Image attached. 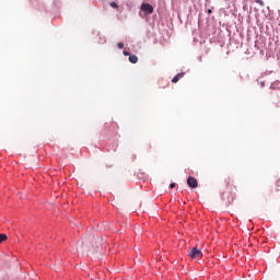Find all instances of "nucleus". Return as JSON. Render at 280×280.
<instances>
[{
  "mask_svg": "<svg viewBox=\"0 0 280 280\" xmlns=\"http://www.w3.org/2000/svg\"><path fill=\"white\" fill-rule=\"evenodd\" d=\"M213 11L211 9L208 10V14H211Z\"/></svg>",
  "mask_w": 280,
  "mask_h": 280,
  "instance_id": "obj_13",
  "label": "nucleus"
},
{
  "mask_svg": "<svg viewBox=\"0 0 280 280\" xmlns=\"http://www.w3.org/2000/svg\"><path fill=\"white\" fill-rule=\"evenodd\" d=\"M5 240H8V235L5 234H0V244L5 242Z\"/></svg>",
  "mask_w": 280,
  "mask_h": 280,
  "instance_id": "obj_7",
  "label": "nucleus"
},
{
  "mask_svg": "<svg viewBox=\"0 0 280 280\" xmlns=\"http://www.w3.org/2000/svg\"><path fill=\"white\" fill-rule=\"evenodd\" d=\"M124 56H130V52L129 51H127V50H124Z\"/></svg>",
  "mask_w": 280,
  "mask_h": 280,
  "instance_id": "obj_11",
  "label": "nucleus"
},
{
  "mask_svg": "<svg viewBox=\"0 0 280 280\" xmlns=\"http://www.w3.org/2000/svg\"><path fill=\"white\" fill-rule=\"evenodd\" d=\"M170 187H171V189H174V187H176V184L173 183L170 185Z\"/></svg>",
  "mask_w": 280,
  "mask_h": 280,
  "instance_id": "obj_12",
  "label": "nucleus"
},
{
  "mask_svg": "<svg viewBox=\"0 0 280 280\" xmlns=\"http://www.w3.org/2000/svg\"><path fill=\"white\" fill-rule=\"evenodd\" d=\"M189 257L191 259H200L202 257V252L198 249V247H194L189 253Z\"/></svg>",
  "mask_w": 280,
  "mask_h": 280,
  "instance_id": "obj_1",
  "label": "nucleus"
},
{
  "mask_svg": "<svg viewBox=\"0 0 280 280\" xmlns=\"http://www.w3.org/2000/svg\"><path fill=\"white\" fill-rule=\"evenodd\" d=\"M187 185L191 189H196V187H198V179H196V177L190 176L187 178Z\"/></svg>",
  "mask_w": 280,
  "mask_h": 280,
  "instance_id": "obj_3",
  "label": "nucleus"
},
{
  "mask_svg": "<svg viewBox=\"0 0 280 280\" xmlns=\"http://www.w3.org/2000/svg\"><path fill=\"white\" fill-rule=\"evenodd\" d=\"M255 3H257L261 8H264V5H265L264 0H255Z\"/></svg>",
  "mask_w": 280,
  "mask_h": 280,
  "instance_id": "obj_8",
  "label": "nucleus"
},
{
  "mask_svg": "<svg viewBox=\"0 0 280 280\" xmlns=\"http://www.w3.org/2000/svg\"><path fill=\"white\" fill-rule=\"evenodd\" d=\"M117 47H118V49H124V43H118Z\"/></svg>",
  "mask_w": 280,
  "mask_h": 280,
  "instance_id": "obj_10",
  "label": "nucleus"
},
{
  "mask_svg": "<svg viewBox=\"0 0 280 280\" xmlns=\"http://www.w3.org/2000/svg\"><path fill=\"white\" fill-rule=\"evenodd\" d=\"M84 246H89V241H84L82 243V248H83L84 253H89V250H91V248L90 247L85 248Z\"/></svg>",
  "mask_w": 280,
  "mask_h": 280,
  "instance_id": "obj_6",
  "label": "nucleus"
},
{
  "mask_svg": "<svg viewBox=\"0 0 280 280\" xmlns=\"http://www.w3.org/2000/svg\"><path fill=\"white\" fill-rule=\"evenodd\" d=\"M184 75H185V72L177 73V74L172 79V82H173L174 84H176V82H178V80H180Z\"/></svg>",
  "mask_w": 280,
  "mask_h": 280,
  "instance_id": "obj_5",
  "label": "nucleus"
},
{
  "mask_svg": "<svg viewBox=\"0 0 280 280\" xmlns=\"http://www.w3.org/2000/svg\"><path fill=\"white\" fill-rule=\"evenodd\" d=\"M140 10H142L144 14H152L154 12V8L150 3H142Z\"/></svg>",
  "mask_w": 280,
  "mask_h": 280,
  "instance_id": "obj_2",
  "label": "nucleus"
},
{
  "mask_svg": "<svg viewBox=\"0 0 280 280\" xmlns=\"http://www.w3.org/2000/svg\"><path fill=\"white\" fill-rule=\"evenodd\" d=\"M129 62H131V65H137L139 62V57H137L136 55H130Z\"/></svg>",
  "mask_w": 280,
  "mask_h": 280,
  "instance_id": "obj_4",
  "label": "nucleus"
},
{
  "mask_svg": "<svg viewBox=\"0 0 280 280\" xmlns=\"http://www.w3.org/2000/svg\"><path fill=\"white\" fill-rule=\"evenodd\" d=\"M110 7L115 9L119 8V5H117V2H110Z\"/></svg>",
  "mask_w": 280,
  "mask_h": 280,
  "instance_id": "obj_9",
  "label": "nucleus"
},
{
  "mask_svg": "<svg viewBox=\"0 0 280 280\" xmlns=\"http://www.w3.org/2000/svg\"><path fill=\"white\" fill-rule=\"evenodd\" d=\"M278 185H280V179L278 180Z\"/></svg>",
  "mask_w": 280,
  "mask_h": 280,
  "instance_id": "obj_14",
  "label": "nucleus"
}]
</instances>
